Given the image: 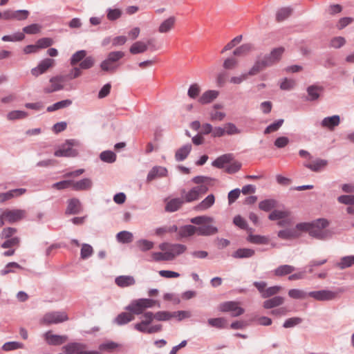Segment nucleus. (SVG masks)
<instances>
[{"mask_svg":"<svg viewBox=\"0 0 354 354\" xmlns=\"http://www.w3.org/2000/svg\"><path fill=\"white\" fill-rule=\"evenodd\" d=\"M93 253V247L87 243H83L80 251V256L82 259H86L92 256Z\"/></svg>","mask_w":354,"mask_h":354,"instance_id":"obj_54","label":"nucleus"},{"mask_svg":"<svg viewBox=\"0 0 354 354\" xmlns=\"http://www.w3.org/2000/svg\"><path fill=\"white\" fill-rule=\"evenodd\" d=\"M187 250V246L180 243H171L167 254L169 261L174 260L176 257L183 254Z\"/></svg>","mask_w":354,"mask_h":354,"instance_id":"obj_21","label":"nucleus"},{"mask_svg":"<svg viewBox=\"0 0 354 354\" xmlns=\"http://www.w3.org/2000/svg\"><path fill=\"white\" fill-rule=\"evenodd\" d=\"M27 190L25 188H17L10 189L6 192L0 193V203H3L6 201L18 198L25 193Z\"/></svg>","mask_w":354,"mask_h":354,"instance_id":"obj_15","label":"nucleus"},{"mask_svg":"<svg viewBox=\"0 0 354 354\" xmlns=\"http://www.w3.org/2000/svg\"><path fill=\"white\" fill-rule=\"evenodd\" d=\"M290 212L288 210L274 209L268 216L270 221H277L289 217Z\"/></svg>","mask_w":354,"mask_h":354,"instance_id":"obj_44","label":"nucleus"},{"mask_svg":"<svg viewBox=\"0 0 354 354\" xmlns=\"http://www.w3.org/2000/svg\"><path fill=\"white\" fill-rule=\"evenodd\" d=\"M152 42V39H149L147 43L142 41H136L131 45L129 52L133 55L145 53L147 50L148 46H151Z\"/></svg>","mask_w":354,"mask_h":354,"instance_id":"obj_24","label":"nucleus"},{"mask_svg":"<svg viewBox=\"0 0 354 354\" xmlns=\"http://www.w3.org/2000/svg\"><path fill=\"white\" fill-rule=\"evenodd\" d=\"M44 338L49 345L58 346L68 340L67 335H53L50 331L44 333Z\"/></svg>","mask_w":354,"mask_h":354,"instance_id":"obj_19","label":"nucleus"},{"mask_svg":"<svg viewBox=\"0 0 354 354\" xmlns=\"http://www.w3.org/2000/svg\"><path fill=\"white\" fill-rule=\"evenodd\" d=\"M167 175V169L165 167L155 166L149 171L147 181L151 182L156 178H162Z\"/></svg>","mask_w":354,"mask_h":354,"instance_id":"obj_22","label":"nucleus"},{"mask_svg":"<svg viewBox=\"0 0 354 354\" xmlns=\"http://www.w3.org/2000/svg\"><path fill=\"white\" fill-rule=\"evenodd\" d=\"M346 44V39L343 37H333L330 42V46L334 48H339Z\"/></svg>","mask_w":354,"mask_h":354,"instance_id":"obj_63","label":"nucleus"},{"mask_svg":"<svg viewBox=\"0 0 354 354\" xmlns=\"http://www.w3.org/2000/svg\"><path fill=\"white\" fill-rule=\"evenodd\" d=\"M328 164L327 160L322 159V158H316L313 160L311 162H304V166L312 171L314 172H319L322 170L324 169Z\"/></svg>","mask_w":354,"mask_h":354,"instance_id":"obj_17","label":"nucleus"},{"mask_svg":"<svg viewBox=\"0 0 354 354\" xmlns=\"http://www.w3.org/2000/svg\"><path fill=\"white\" fill-rule=\"evenodd\" d=\"M92 186L93 182L88 178H84L77 181L71 180V188L76 192L88 190Z\"/></svg>","mask_w":354,"mask_h":354,"instance_id":"obj_20","label":"nucleus"},{"mask_svg":"<svg viewBox=\"0 0 354 354\" xmlns=\"http://www.w3.org/2000/svg\"><path fill=\"white\" fill-rule=\"evenodd\" d=\"M279 238L284 240H290L299 237L300 236L299 232L297 231V229L286 228L282 230H279L277 233Z\"/></svg>","mask_w":354,"mask_h":354,"instance_id":"obj_26","label":"nucleus"},{"mask_svg":"<svg viewBox=\"0 0 354 354\" xmlns=\"http://www.w3.org/2000/svg\"><path fill=\"white\" fill-rule=\"evenodd\" d=\"M268 67L264 61L262 59H257L255 61L254 65L247 73L248 76H253L259 73L260 71Z\"/></svg>","mask_w":354,"mask_h":354,"instance_id":"obj_39","label":"nucleus"},{"mask_svg":"<svg viewBox=\"0 0 354 354\" xmlns=\"http://www.w3.org/2000/svg\"><path fill=\"white\" fill-rule=\"evenodd\" d=\"M283 119H279L274 122L268 125L264 130L265 134H268L271 132L277 131L283 124Z\"/></svg>","mask_w":354,"mask_h":354,"instance_id":"obj_58","label":"nucleus"},{"mask_svg":"<svg viewBox=\"0 0 354 354\" xmlns=\"http://www.w3.org/2000/svg\"><path fill=\"white\" fill-rule=\"evenodd\" d=\"M340 121L339 115H333L324 118L320 122V125L324 129L333 131L335 127L339 125Z\"/></svg>","mask_w":354,"mask_h":354,"instance_id":"obj_16","label":"nucleus"},{"mask_svg":"<svg viewBox=\"0 0 354 354\" xmlns=\"http://www.w3.org/2000/svg\"><path fill=\"white\" fill-rule=\"evenodd\" d=\"M136 245L142 252H147L152 249L154 246L153 242L147 239H140L137 241Z\"/></svg>","mask_w":354,"mask_h":354,"instance_id":"obj_53","label":"nucleus"},{"mask_svg":"<svg viewBox=\"0 0 354 354\" xmlns=\"http://www.w3.org/2000/svg\"><path fill=\"white\" fill-rule=\"evenodd\" d=\"M122 11L119 8H109L106 9V17L109 21H115L121 17Z\"/></svg>","mask_w":354,"mask_h":354,"instance_id":"obj_49","label":"nucleus"},{"mask_svg":"<svg viewBox=\"0 0 354 354\" xmlns=\"http://www.w3.org/2000/svg\"><path fill=\"white\" fill-rule=\"evenodd\" d=\"M215 202V197L213 194H209L205 199L198 203L195 209L198 211H205L210 208Z\"/></svg>","mask_w":354,"mask_h":354,"instance_id":"obj_32","label":"nucleus"},{"mask_svg":"<svg viewBox=\"0 0 354 354\" xmlns=\"http://www.w3.org/2000/svg\"><path fill=\"white\" fill-rule=\"evenodd\" d=\"M78 145L79 142L76 140H67L55 151L54 155L56 157H75L78 152L77 149H74V147H77Z\"/></svg>","mask_w":354,"mask_h":354,"instance_id":"obj_5","label":"nucleus"},{"mask_svg":"<svg viewBox=\"0 0 354 354\" xmlns=\"http://www.w3.org/2000/svg\"><path fill=\"white\" fill-rule=\"evenodd\" d=\"M154 315L155 319L160 322L168 321L174 317V313L168 311H158Z\"/></svg>","mask_w":354,"mask_h":354,"instance_id":"obj_56","label":"nucleus"},{"mask_svg":"<svg viewBox=\"0 0 354 354\" xmlns=\"http://www.w3.org/2000/svg\"><path fill=\"white\" fill-rule=\"evenodd\" d=\"M102 161L107 163H113L116 160V155L112 151H104L100 154Z\"/></svg>","mask_w":354,"mask_h":354,"instance_id":"obj_51","label":"nucleus"},{"mask_svg":"<svg viewBox=\"0 0 354 354\" xmlns=\"http://www.w3.org/2000/svg\"><path fill=\"white\" fill-rule=\"evenodd\" d=\"M64 77L56 76L50 79V84L44 88L45 93H50L63 89Z\"/></svg>","mask_w":354,"mask_h":354,"instance_id":"obj_18","label":"nucleus"},{"mask_svg":"<svg viewBox=\"0 0 354 354\" xmlns=\"http://www.w3.org/2000/svg\"><path fill=\"white\" fill-rule=\"evenodd\" d=\"M176 17L174 16L169 17L164 20L159 26L158 31L160 33H166L169 32L174 26L176 23Z\"/></svg>","mask_w":354,"mask_h":354,"instance_id":"obj_31","label":"nucleus"},{"mask_svg":"<svg viewBox=\"0 0 354 354\" xmlns=\"http://www.w3.org/2000/svg\"><path fill=\"white\" fill-rule=\"evenodd\" d=\"M253 49V45L252 44L248 43L244 44L239 47L236 48L233 54L235 56H244L250 53Z\"/></svg>","mask_w":354,"mask_h":354,"instance_id":"obj_46","label":"nucleus"},{"mask_svg":"<svg viewBox=\"0 0 354 354\" xmlns=\"http://www.w3.org/2000/svg\"><path fill=\"white\" fill-rule=\"evenodd\" d=\"M288 296L295 299H304L308 296V292L300 289H290L288 291Z\"/></svg>","mask_w":354,"mask_h":354,"instance_id":"obj_52","label":"nucleus"},{"mask_svg":"<svg viewBox=\"0 0 354 354\" xmlns=\"http://www.w3.org/2000/svg\"><path fill=\"white\" fill-rule=\"evenodd\" d=\"M124 56L122 51H111L108 53L105 59H104L100 67L101 70L106 73H113L120 67L119 61Z\"/></svg>","mask_w":354,"mask_h":354,"instance_id":"obj_3","label":"nucleus"},{"mask_svg":"<svg viewBox=\"0 0 354 354\" xmlns=\"http://www.w3.org/2000/svg\"><path fill=\"white\" fill-rule=\"evenodd\" d=\"M68 320V317L65 312L53 311L46 313L41 319V323L50 325L62 323Z\"/></svg>","mask_w":354,"mask_h":354,"instance_id":"obj_8","label":"nucleus"},{"mask_svg":"<svg viewBox=\"0 0 354 354\" xmlns=\"http://www.w3.org/2000/svg\"><path fill=\"white\" fill-rule=\"evenodd\" d=\"M225 134L232 136L235 134H239L241 133V130L239 129L236 126L232 123V122H227L224 126Z\"/></svg>","mask_w":354,"mask_h":354,"instance_id":"obj_62","label":"nucleus"},{"mask_svg":"<svg viewBox=\"0 0 354 354\" xmlns=\"http://www.w3.org/2000/svg\"><path fill=\"white\" fill-rule=\"evenodd\" d=\"M247 241L254 244H267L269 239L265 236L250 234L247 238Z\"/></svg>","mask_w":354,"mask_h":354,"instance_id":"obj_50","label":"nucleus"},{"mask_svg":"<svg viewBox=\"0 0 354 354\" xmlns=\"http://www.w3.org/2000/svg\"><path fill=\"white\" fill-rule=\"evenodd\" d=\"M209 326L218 329L225 328L227 326V320L224 317L210 318L207 319Z\"/></svg>","mask_w":354,"mask_h":354,"instance_id":"obj_43","label":"nucleus"},{"mask_svg":"<svg viewBox=\"0 0 354 354\" xmlns=\"http://www.w3.org/2000/svg\"><path fill=\"white\" fill-rule=\"evenodd\" d=\"M72 104V101L71 100H64L59 102H57L47 107L46 110L48 112H53L59 109H62L66 108Z\"/></svg>","mask_w":354,"mask_h":354,"instance_id":"obj_40","label":"nucleus"},{"mask_svg":"<svg viewBox=\"0 0 354 354\" xmlns=\"http://www.w3.org/2000/svg\"><path fill=\"white\" fill-rule=\"evenodd\" d=\"M95 64V59L92 56L85 57L80 63V69L86 70L92 68Z\"/></svg>","mask_w":354,"mask_h":354,"instance_id":"obj_61","label":"nucleus"},{"mask_svg":"<svg viewBox=\"0 0 354 354\" xmlns=\"http://www.w3.org/2000/svg\"><path fill=\"white\" fill-rule=\"evenodd\" d=\"M295 268L290 265H281L275 268L272 272L277 277H283L291 274L295 270Z\"/></svg>","mask_w":354,"mask_h":354,"instance_id":"obj_37","label":"nucleus"},{"mask_svg":"<svg viewBox=\"0 0 354 354\" xmlns=\"http://www.w3.org/2000/svg\"><path fill=\"white\" fill-rule=\"evenodd\" d=\"M25 35L23 32H18L10 35H4L1 37L3 41H19L24 39Z\"/></svg>","mask_w":354,"mask_h":354,"instance_id":"obj_55","label":"nucleus"},{"mask_svg":"<svg viewBox=\"0 0 354 354\" xmlns=\"http://www.w3.org/2000/svg\"><path fill=\"white\" fill-rule=\"evenodd\" d=\"M66 214H77L82 211V204L79 199L73 198L68 201Z\"/></svg>","mask_w":354,"mask_h":354,"instance_id":"obj_25","label":"nucleus"},{"mask_svg":"<svg viewBox=\"0 0 354 354\" xmlns=\"http://www.w3.org/2000/svg\"><path fill=\"white\" fill-rule=\"evenodd\" d=\"M339 203L347 205H354V195H342L337 198Z\"/></svg>","mask_w":354,"mask_h":354,"instance_id":"obj_64","label":"nucleus"},{"mask_svg":"<svg viewBox=\"0 0 354 354\" xmlns=\"http://www.w3.org/2000/svg\"><path fill=\"white\" fill-rule=\"evenodd\" d=\"M28 116V113L24 111L20 110H15L10 111L7 114V119L8 120L14 121L17 120H21L27 118Z\"/></svg>","mask_w":354,"mask_h":354,"instance_id":"obj_45","label":"nucleus"},{"mask_svg":"<svg viewBox=\"0 0 354 354\" xmlns=\"http://www.w3.org/2000/svg\"><path fill=\"white\" fill-rule=\"evenodd\" d=\"M142 320L134 324V328L139 332H145V328L155 319L154 313L151 311L145 312L142 315Z\"/></svg>","mask_w":354,"mask_h":354,"instance_id":"obj_14","label":"nucleus"},{"mask_svg":"<svg viewBox=\"0 0 354 354\" xmlns=\"http://www.w3.org/2000/svg\"><path fill=\"white\" fill-rule=\"evenodd\" d=\"M24 347V344L22 343L18 342H6L2 346V349L4 351H10L17 350L19 348H22Z\"/></svg>","mask_w":354,"mask_h":354,"instance_id":"obj_57","label":"nucleus"},{"mask_svg":"<svg viewBox=\"0 0 354 354\" xmlns=\"http://www.w3.org/2000/svg\"><path fill=\"white\" fill-rule=\"evenodd\" d=\"M292 9L290 7H283L279 9L276 13V19L282 21L287 19L292 14Z\"/></svg>","mask_w":354,"mask_h":354,"instance_id":"obj_47","label":"nucleus"},{"mask_svg":"<svg viewBox=\"0 0 354 354\" xmlns=\"http://www.w3.org/2000/svg\"><path fill=\"white\" fill-rule=\"evenodd\" d=\"M335 266L340 270H344L354 266V255L342 257Z\"/></svg>","mask_w":354,"mask_h":354,"instance_id":"obj_35","label":"nucleus"},{"mask_svg":"<svg viewBox=\"0 0 354 354\" xmlns=\"http://www.w3.org/2000/svg\"><path fill=\"white\" fill-rule=\"evenodd\" d=\"M156 301L151 299H138L131 301V302L125 307V310L133 315H141L147 308L153 307Z\"/></svg>","mask_w":354,"mask_h":354,"instance_id":"obj_4","label":"nucleus"},{"mask_svg":"<svg viewBox=\"0 0 354 354\" xmlns=\"http://www.w3.org/2000/svg\"><path fill=\"white\" fill-rule=\"evenodd\" d=\"M255 251L251 248H239L234 252L232 254L235 259H245L254 256Z\"/></svg>","mask_w":354,"mask_h":354,"instance_id":"obj_38","label":"nucleus"},{"mask_svg":"<svg viewBox=\"0 0 354 354\" xmlns=\"http://www.w3.org/2000/svg\"><path fill=\"white\" fill-rule=\"evenodd\" d=\"M284 302V298L281 296H274L270 299H268L266 300L263 304V306L266 309H271L274 307H277L283 304Z\"/></svg>","mask_w":354,"mask_h":354,"instance_id":"obj_34","label":"nucleus"},{"mask_svg":"<svg viewBox=\"0 0 354 354\" xmlns=\"http://www.w3.org/2000/svg\"><path fill=\"white\" fill-rule=\"evenodd\" d=\"M323 91V87L320 86L311 85L308 86L306 88L307 96L306 100L309 102L317 100Z\"/></svg>","mask_w":354,"mask_h":354,"instance_id":"obj_23","label":"nucleus"},{"mask_svg":"<svg viewBox=\"0 0 354 354\" xmlns=\"http://www.w3.org/2000/svg\"><path fill=\"white\" fill-rule=\"evenodd\" d=\"M207 191L208 186L206 185H197L192 187L187 192L185 191V189H183L181 192V196L185 203H192L198 200L200 197L205 194Z\"/></svg>","mask_w":354,"mask_h":354,"instance_id":"obj_6","label":"nucleus"},{"mask_svg":"<svg viewBox=\"0 0 354 354\" xmlns=\"http://www.w3.org/2000/svg\"><path fill=\"white\" fill-rule=\"evenodd\" d=\"M55 64V60L50 58H46L41 60L38 65L31 69V74L35 77L44 73L48 68Z\"/></svg>","mask_w":354,"mask_h":354,"instance_id":"obj_13","label":"nucleus"},{"mask_svg":"<svg viewBox=\"0 0 354 354\" xmlns=\"http://www.w3.org/2000/svg\"><path fill=\"white\" fill-rule=\"evenodd\" d=\"M41 26L37 24H32L29 26H25L23 28V33L28 35H35L40 32Z\"/></svg>","mask_w":354,"mask_h":354,"instance_id":"obj_60","label":"nucleus"},{"mask_svg":"<svg viewBox=\"0 0 354 354\" xmlns=\"http://www.w3.org/2000/svg\"><path fill=\"white\" fill-rule=\"evenodd\" d=\"M285 51L283 47H278L273 48L271 52L266 54L262 58L268 67L272 66L279 62Z\"/></svg>","mask_w":354,"mask_h":354,"instance_id":"obj_9","label":"nucleus"},{"mask_svg":"<svg viewBox=\"0 0 354 354\" xmlns=\"http://www.w3.org/2000/svg\"><path fill=\"white\" fill-rule=\"evenodd\" d=\"M183 198H175L169 201L165 205V211L174 212L177 211L184 203Z\"/></svg>","mask_w":354,"mask_h":354,"instance_id":"obj_29","label":"nucleus"},{"mask_svg":"<svg viewBox=\"0 0 354 354\" xmlns=\"http://www.w3.org/2000/svg\"><path fill=\"white\" fill-rule=\"evenodd\" d=\"M192 150V145L190 144H186L179 148L175 153V158L176 161H183L189 154Z\"/></svg>","mask_w":354,"mask_h":354,"instance_id":"obj_33","label":"nucleus"},{"mask_svg":"<svg viewBox=\"0 0 354 354\" xmlns=\"http://www.w3.org/2000/svg\"><path fill=\"white\" fill-rule=\"evenodd\" d=\"M308 296L319 301H331L334 299L337 293L329 290H321L308 292Z\"/></svg>","mask_w":354,"mask_h":354,"instance_id":"obj_12","label":"nucleus"},{"mask_svg":"<svg viewBox=\"0 0 354 354\" xmlns=\"http://www.w3.org/2000/svg\"><path fill=\"white\" fill-rule=\"evenodd\" d=\"M277 201L272 198L266 199L259 203V208L264 212H269L277 207Z\"/></svg>","mask_w":354,"mask_h":354,"instance_id":"obj_41","label":"nucleus"},{"mask_svg":"<svg viewBox=\"0 0 354 354\" xmlns=\"http://www.w3.org/2000/svg\"><path fill=\"white\" fill-rule=\"evenodd\" d=\"M117 241L122 243H129L133 241V235L129 231H121L116 235Z\"/></svg>","mask_w":354,"mask_h":354,"instance_id":"obj_42","label":"nucleus"},{"mask_svg":"<svg viewBox=\"0 0 354 354\" xmlns=\"http://www.w3.org/2000/svg\"><path fill=\"white\" fill-rule=\"evenodd\" d=\"M281 289H282V287L280 286H274L268 287L266 289V290L263 293V298H268L272 296L276 295L277 293H279L281 291Z\"/></svg>","mask_w":354,"mask_h":354,"instance_id":"obj_59","label":"nucleus"},{"mask_svg":"<svg viewBox=\"0 0 354 354\" xmlns=\"http://www.w3.org/2000/svg\"><path fill=\"white\" fill-rule=\"evenodd\" d=\"M115 283L120 288H125L134 285L136 280L132 276L121 275L115 279Z\"/></svg>","mask_w":354,"mask_h":354,"instance_id":"obj_27","label":"nucleus"},{"mask_svg":"<svg viewBox=\"0 0 354 354\" xmlns=\"http://www.w3.org/2000/svg\"><path fill=\"white\" fill-rule=\"evenodd\" d=\"M219 310L222 312H230L232 317H238L244 313V309L236 301H225L220 304Z\"/></svg>","mask_w":354,"mask_h":354,"instance_id":"obj_11","label":"nucleus"},{"mask_svg":"<svg viewBox=\"0 0 354 354\" xmlns=\"http://www.w3.org/2000/svg\"><path fill=\"white\" fill-rule=\"evenodd\" d=\"M190 222L198 226L186 225L178 230L180 238H187L194 234L203 236H209L216 234L218 230L212 225L214 222L213 217L208 216H198L190 219Z\"/></svg>","mask_w":354,"mask_h":354,"instance_id":"obj_1","label":"nucleus"},{"mask_svg":"<svg viewBox=\"0 0 354 354\" xmlns=\"http://www.w3.org/2000/svg\"><path fill=\"white\" fill-rule=\"evenodd\" d=\"M3 216L9 223H14L24 219L26 216V211L21 209H5Z\"/></svg>","mask_w":354,"mask_h":354,"instance_id":"obj_10","label":"nucleus"},{"mask_svg":"<svg viewBox=\"0 0 354 354\" xmlns=\"http://www.w3.org/2000/svg\"><path fill=\"white\" fill-rule=\"evenodd\" d=\"M87 346L80 342H71L62 347L66 354H100L97 351H87Z\"/></svg>","mask_w":354,"mask_h":354,"instance_id":"obj_7","label":"nucleus"},{"mask_svg":"<svg viewBox=\"0 0 354 354\" xmlns=\"http://www.w3.org/2000/svg\"><path fill=\"white\" fill-rule=\"evenodd\" d=\"M134 319V316L129 312L120 313L113 320V323L118 326L125 325Z\"/></svg>","mask_w":354,"mask_h":354,"instance_id":"obj_30","label":"nucleus"},{"mask_svg":"<svg viewBox=\"0 0 354 354\" xmlns=\"http://www.w3.org/2000/svg\"><path fill=\"white\" fill-rule=\"evenodd\" d=\"M234 158L232 153H225L218 157L214 160L212 165L214 167L221 169L223 168L225 164L230 163Z\"/></svg>","mask_w":354,"mask_h":354,"instance_id":"obj_28","label":"nucleus"},{"mask_svg":"<svg viewBox=\"0 0 354 354\" xmlns=\"http://www.w3.org/2000/svg\"><path fill=\"white\" fill-rule=\"evenodd\" d=\"M86 56V51L85 50H80L75 52L72 55L70 59V64L73 66H75L77 63H80Z\"/></svg>","mask_w":354,"mask_h":354,"instance_id":"obj_48","label":"nucleus"},{"mask_svg":"<svg viewBox=\"0 0 354 354\" xmlns=\"http://www.w3.org/2000/svg\"><path fill=\"white\" fill-rule=\"evenodd\" d=\"M218 95V91L214 90H209L203 93V95L199 97L198 102L202 104H206L215 100Z\"/></svg>","mask_w":354,"mask_h":354,"instance_id":"obj_36","label":"nucleus"},{"mask_svg":"<svg viewBox=\"0 0 354 354\" xmlns=\"http://www.w3.org/2000/svg\"><path fill=\"white\" fill-rule=\"evenodd\" d=\"M330 222L326 218H317L311 222L310 236L320 241H326L333 238L334 232L327 229Z\"/></svg>","mask_w":354,"mask_h":354,"instance_id":"obj_2","label":"nucleus"}]
</instances>
